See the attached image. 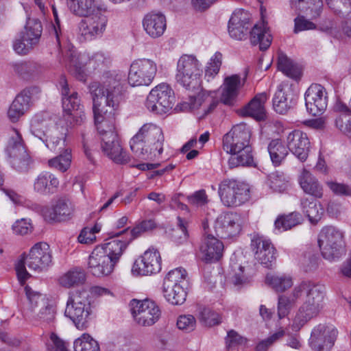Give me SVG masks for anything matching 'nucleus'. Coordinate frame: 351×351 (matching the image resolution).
I'll list each match as a JSON object with an SVG mask.
<instances>
[{
  "label": "nucleus",
  "instance_id": "09e8293b",
  "mask_svg": "<svg viewBox=\"0 0 351 351\" xmlns=\"http://www.w3.org/2000/svg\"><path fill=\"white\" fill-rule=\"evenodd\" d=\"M86 280V274L83 269L75 268L64 274L60 278L62 286L67 288L82 285Z\"/></svg>",
  "mask_w": 351,
  "mask_h": 351
},
{
  "label": "nucleus",
  "instance_id": "7c9ffc66",
  "mask_svg": "<svg viewBox=\"0 0 351 351\" xmlns=\"http://www.w3.org/2000/svg\"><path fill=\"white\" fill-rule=\"evenodd\" d=\"M268 96L265 93L257 94L246 106L241 109L242 116L251 117L256 120H263L266 117L265 104Z\"/></svg>",
  "mask_w": 351,
  "mask_h": 351
},
{
  "label": "nucleus",
  "instance_id": "680f3d73",
  "mask_svg": "<svg viewBox=\"0 0 351 351\" xmlns=\"http://www.w3.org/2000/svg\"><path fill=\"white\" fill-rule=\"evenodd\" d=\"M284 335L285 331L283 330H279L267 339L260 341L256 346L255 351H267L269 347Z\"/></svg>",
  "mask_w": 351,
  "mask_h": 351
},
{
  "label": "nucleus",
  "instance_id": "ea45409f",
  "mask_svg": "<svg viewBox=\"0 0 351 351\" xmlns=\"http://www.w3.org/2000/svg\"><path fill=\"white\" fill-rule=\"evenodd\" d=\"M250 40L253 45H259L261 50L267 49L271 43V36L264 22L254 25L250 32Z\"/></svg>",
  "mask_w": 351,
  "mask_h": 351
},
{
  "label": "nucleus",
  "instance_id": "37998d69",
  "mask_svg": "<svg viewBox=\"0 0 351 351\" xmlns=\"http://www.w3.org/2000/svg\"><path fill=\"white\" fill-rule=\"evenodd\" d=\"M12 67L15 73L25 80L34 77L43 71L40 64L31 61L14 63Z\"/></svg>",
  "mask_w": 351,
  "mask_h": 351
},
{
  "label": "nucleus",
  "instance_id": "de8ad7c7",
  "mask_svg": "<svg viewBox=\"0 0 351 351\" xmlns=\"http://www.w3.org/2000/svg\"><path fill=\"white\" fill-rule=\"evenodd\" d=\"M265 281L276 292H284L293 285L292 278L285 274H267Z\"/></svg>",
  "mask_w": 351,
  "mask_h": 351
},
{
  "label": "nucleus",
  "instance_id": "c03bdc74",
  "mask_svg": "<svg viewBox=\"0 0 351 351\" xmlns=\"http://www.w3.org/2000/svg\"><path fill=\"white\" fill-rule=\"evenodd\" d=\"M66 141L63 149L58 151L60 154L49 160L48 165L50 167L55 168L62 172L66 171L70 167L72 160L71 149L69 147H66Z\"/></svg>",
  "mask_w": 351,
  "mask_h": 351
},
{
  "label": "nucleus",
  "instance_id": "412c9836",
  "mask_svg": "<svg viewBox=\"0 0 351 351\" xmlns=\"http://www.w3.org/2000/svg\"><path fill=\"white\" fill-rule=\"evenodd\" d=\"M338 331L319 324L315 327L310 338V346L314 351H330L336 340Z\"/></svg>",
  "mask_w": 351,
  "mask_h": 351
},
{
  "label": "nucleus",
  "instance_id": "4be33fe9",
  "mask_svg": "<svg viewBox=\"0 0 351 351\" xmlns=\"http://www.w3.org/2000/svg\"><path fill=\"white\" fill-rule=\"evenodd\" d=\"M109 241L98 247H101L108 258L116 265L132 241V237H125L120 232H110Z\"/></svg>",
  "mask_w": 351,
  "mask_h": 351
},
{
  "label": "nucleus",
  "instance_id": "0e129e2a",
  "mask_svg": "<svg viewBox=\"0 0 351 351\" xmlns=\"http://www.w3.org/2000/svg\"><path fill=\"white\" fill-rule=\"evenodd\" d=\"M294 32L298 33L299 32L314 29L316 25L313 22L306 19L304 16H300L294 20Z\"/></svg>",
  "mask_w": 351,
  "mask_h": 351
},
{
  "label": "nucleus",
  "instance_id": "2f4dec72",
  "mask_svg": "<svg viewBox=\"0 0 351 351\" xmlns=\"http://www.w3.org/2000/svg\"><path fill=\"white\" fill-rule=\"evenodd\" d=\"M302 191L315 199H321L324 195V189L318 180L306 169H303L298 178Z\"/></svg>",
  "mask_w": 351,
  "mask_h": 351
},
{
  "label": "nucleus",
  "instance_id": "aec40b11",
  "mask_svg": "<svg viewBox=\"0 0 351 351\" xmlns=\"http://www.w3.org/2000/svg\"><path fill=\"white\" fill-rule=\"evenodd\" d=\"M304 99L307 111L313 116L322 114L327 108V93L320 84H311L305 93Z\"/></svg>",
  "mask_w": 351,
  "mask_h": 351
},
{
  "label": "nucleus",
  "instance_id": "c756f323",
  "mask_svg": "<svg viewBox=\"0 0 351 351\" xmlns=\"http://www.w3.org/2000/svg\"><path fill=\"white\" fill-rule=\"evenodd\" d=\"M223 248L221 241L208 234L200 247L202 259L206 263L217 261L223 255Z\"/></svg>",
  "mask_w": 351,
  "mask_h": 351
},
{
  "label": "nucleus",
  "instance_id": "72a5a7b5",
  "mask_svg": "<svg viewBox=\"0 0 351 351\" xmlns=\"http://www.w3.org/2000/svg\"><path fill=\"white\" fill-rule=\"evenodd\" d=\"M241 77L239 75H232L224 79L221 101L226 105H232L239 95V90L243 86Z\"/></svg>",
  "mask_w": 351,
  "mask_h": 351
},
{
  "label": "nucleus",
  "instance_id": "393cba45",
  "mask_svg": "<svg viewBox=\"0 0 351 351\" xmlns=\"http://www.w3.org/2000/svg\"><path fill=\"white\" fill-rule=\"evenodd\" d=\"M107 23V16L99 12L82 20L80 23L79 29L85 39L91 40L97 36H101L104 34Z\"/></svg>",
  "mask_w": 351,
  "mask_h": 351
},
{
  "label": "nucleus",
  "instance_id": "7ed1b4c3",
  "mask_svg": "<svg viewBox=\"0 0 351 351\" xmlns=\"http://www.w3.org/2000/svg\"><path fill=\"white\" fill-rule=\"evenodd\" d=\"M164 136L161 128L152 123L144 124L130 141L136 157L143 160L158 158L163 151Z\"/></svg>",
  "mask_w": 351,
  "mask_h": 351
},
{
  "label": "nucleus",
  "instance_id": "6e6552de",
  "mask_svg": "<svg viewBox=\"0 0 351 351\" xmlns=\"http://www.w3.org/2000/svg\"><path fill=\"white\" fill-rule=\"evenodd\" d=\"M318 245L322 256L330 261H335L344 253V234L335 226H325L318 235Z\"/></svg>",
  "mask_w": 351,
  "mask_h": 351
},
{
  "label": "nucleus",
  "instance_id": "8fccbe9b",
  "mask_svg": "<svg viewBox=\"0 0 351 351\" xmlns=\"http://www.w3.org/2000/svg\"><path fill=\"white\" fill-rule=\"evenodd\" d=\"M43 27L39 20L36 19H28L25 27V31L22 33L23 40H27V38L33 39L36 38V45L38 43Z\"/></svg>",
  "mask_w": 351,
  "mask_h": 351
},
{
  "label": "nucleus",
  "instance_id": "e433bc0d",
  "mask_svg": "<svg viewBox=\"0 0 351 351\" xmlns=\"http://www.w3.org/2000/svg\"><path fill=\"white\" fill-rule=\"evenodd\" d=\"M59 185V180L48 171L40 173L34 182V190L40 194L53 193Z\"/></svg>",
  "mask_w": 351,
  "mask_h": 351
},
{
  "label": "nucleus",
  "instance_id": "4d7b16f0",
  "mask_svg": "<svg viewBox=\"0 0 351 351\" xmlns=\"http://www.w3.org/2000/svg\"><path fill=\"white\" fill-rule=\"evenodd\" d=\"M274 108L279 114H285L290 108L287 101V95L282 88H279L276 92L273 99Z\"/></svg>",
  "mask_w": 351,
  "mask_h": 351
},
{
  "label": "nucleus",
  "instance_id": "ddd939ff",
  "mask_svg": "<svg viewBox=\"0 0 351 351\" xmlns=\"http://www.w3.org/2000/svg\"><path fill=\"white\" fill-rule=\"evenodd\" d=\"M12 167L19 172H26L30 168L31 158L26 151L20 132L12 128L9 133V140L6 148Z\"/></svg>",
  "mask_w": 351,
  "mask_h": 351
},
{
  "label": "nucleus",
  "instance_id": "f704fd0d",
  "mask_svg": "<svg viewBox=\"0 0 351 351\" xmlns=\"http://www.w3.org/2000/svg\"><path fill=\"white\" fill-rule=\"evenodd\" d=\"M73 213L70 201L66 198L58 199L51 209L45 211V217L51 221H59L69 218Z\"/></svg>",
  "mask_w": 351,
  "mask_h": 351
},
{
  "label": "nucleus",
  "instance_id": "b1692460",
  "mask_svg": "<svg viewBox=\"0 0 351 351\" xmlns=\"http://www.w3.org/2000/svg\"><path fill=\"white\" fill-rule=\"evenodd\" d=\"M88 265L89 271L97 277L110 274L115 267L114 264L104 254L103 249L97 246L89 256Z\"/></svg>",
  "mask_w": 351,
  "mask_h": 351
},
{
  "label": "nucleus",
  "instance_id": "4468645a",
  "mask_svg": "<svg viewBox=\"0 0 351 351\" xmlns=\"http://www.w3.org/2000/svg\"><path fill=\"white\" fill-rule=\"evenodd\" d=\"M174 93L169 85L162 83L155 86L147 97V109L157 114L168 112L173 106Z\"/></svg>",
  "mask_w": 351,
  "mask_h": 351
},
{
  "label": "nucleus",
  "instance_id": "2eb2a0df",
  "mask_svg": "<svg viewBox=\"0 0 351 351\" xmlns=\"http://www.w3.org/2000/svg\"><path fill=\"white\" fill-rule=\"evenodd\" d=\"M157 72L156 62L150 59L142 58L132 62L128 73V83L132 86H149Z\"/></svg>",
  "mask_w": 351,
  "mask_h": 351
},
{
  "label": "nucleus",
  "instance_id": "a211bd4d",
  "mask_svg": "<svg viewBox=\"0 0 351 351\" xmlns=\"http://www.w3.org/2000/svg\"><path fill=\"white\" fill-rule=\"evenodd\" d=\"M251 131L245 123L232 128L223 137V149L226 153L235 152L250 145Z\"/></svg>",
  "mask_w": 351,
  "mask_h": 351
},
{
  "label": "nucleus",
  "instance_id": "79ce46f5",
  "mask_svg": "<svg viewBox=\"0 0 351 351\" xmlns=\"http://www.w3.org/2000/svg\"><path fill=\"white\" fill-rule=\"evenodd\" d=\"M267 149L272 164L280 166L288 155V147L285 146L279 139L272 140L268 145Z\"/></svg>",
  "mask_w": 351,
  "mask_h": 351
},
{
  "label": "nucleus",
  "instance_id": "f3484780",
  "mask_svg": "<svg viewBox=\"0 0 351 351\" xmlns=\"http://www.w3.org/2000/svg\"><path fill=\"white\" fill-rule=\"evenodd\" d=\"M214 229L219 238L226 239L237 237L242 229L241 217L234 212L223 213L215 220Z\"/></svg>",
  "mask_w": 351,
  "mask_h": 351
},
{
  "label": "nucleus",
  "instance_id": "5701e85b",
  "mask_svg": "<svg viewBox=\"0 0 351 351\" xmlns=\"http://www.w3.org/2000/svg\"><path fill=\"white\" fill-rule=\"evenodd\" d=\"M252 246L256 249V260L266 268H271L276 263V250L269 240L262 237H254Z\"/></svg>",
  "mask_w": 351,
  "mask_h": 351
},
{
  "label": "nucleus",
  "instance_id": "a19ab883",
  "mask_svg": "<svg viewBox=\"0 0 351 351\" xmlns=\"http://www.w3.org/2000/svg\"><path fill=\"white\" fill-rule=\"evenodd\" d=\"M70 11L79 16H88L97 8V0H66Z\"/></svg>",
  "mask_w": 351,
  "mask_h": 351
},
{
  "label": "nucleus",
  "instance_id": "bb28decb",
  "mask_svg": "<svg viewBox=\"0 0 351 351\" xmlns=\"http://www.w3.org/2000/svg\"><path fill=\"white\" fill-rule=\"evenodd\" d=\"M251 15L242 9L235 10L231 16L228 24L230 36L237 40L243 39L250 26Z\"/></svg>",
  "mask_w": 351,
  "mask_h": 351
},
{
  "label": "nucleus",
  "instance_id": "052dcab7",
  "mask_svg": "<svg viewBox=\"0 0 351 351\" xmlns=\"http://www.w3.org/2000/svg\"><path fill=\"white\" fill-rule=\"evenodd\" d=\"M35 45H36V38L33 39L27 38V40H23L21 37V39L16 40L14 42L13 48L17 53L25 55Z\"/></svg>",
  "mask_w": 351,
  "mask_h": 351
},
{
  "label": "nucleus",
  "instance_id": "a18cd8bd",
  "mask_svg": "<svg viewBox=\"0 0 351 351\" xmlns=\"http://www.w3.org/2000/svg\"><path fill=\"white\" fill-rule=\"evenodd\" d=\"M278 69L291 78L298 79L300 76V70L298 66L282 52L278 53Z\"/></svg>",
  "mask_w": 351,
  "mask_h": 351
},
{
  "label": "nucleus",
  "instance_id": "49530a36",
  "mask_svg": "<svg viewBox=\"0 0 351 351\" xmlns=\"http://www.w3.org/2000/svg\"><path fill=\"white\" fill-rule=\"evenodd\" d=\"M303 221L302 215L298 212H292L289 215L278 217L275 221V227L279 231L289 230Z\"/></svg>",
  "mask_w": 351,
  "mask_h": 351
},
{
  "label": "nucleus",
  "instance_id": "774afa93",
  "mask_svg": "<svg viewBox=\"0 0 351 351\" xmlns=\"http://www.w3.org/2000/svg\"><path fill=\"white\" fill-rule=\"evenodd\" d=\"M234 272L232 281L234 285H241L247 282V278L243 274V267L241 265L234 264L232 266Z\"/></svg>",
  "mask_w": 351,
  "mask_h": 351
},
{
  "label": "nucleus",
  "instance_id": "423d86ee",
  "mask_svg": "<svg viewBox=\"0 0 351 351\" xmlns=\"http://www.w3.org/2000/svg\"><path fill=\"white\" fill-rule=\"evenodd\" d=\"M51 263V254L49 245L45 242L36 243L30 250L28 256H23L15 265L17 278L23 285L29 278L25 264L30 269L41 271L47 268Z\"/></svg>",
  "mask_w": 351,
  "mask_h": 351
},
{
  "label": "nucleus",
  "instance_id": "f257e3e1",
  "mask_svg": "<svg viewBox=\"0 0 351 351\" xmlns=\"http://www.w3.org/2000/svg\"><path fill=\"white\" fill-rule=\"evenodd\" d=\"M93 97V114L101 138H115V116L124 101L123 87L117 75L108 77L103 84L94 82L89 85Z\"/></svg>",
  "mask_w": 351,
  "mask_h": 351
},
{
  "label": "nucleus",
  "instance_id": "6e6d98bb",
  "mask_svg": "<svg viewBox=\"0 0 351 351\" xmlns=\"http://www.w3.org/2000/svg\"><path fill=\"white\" fill-rule=\"evenodd\" d=\"M297 301L298 300H294L293 290L290 297L286 295L279 296L278 303V315L279 318L282 319L286 317Z\"/></svg>",
  "mask_w": 351,
  "mask_h": 351
},
{
  "label": "nucleus",
  "instance_id": "69168bd1",
  "mask_svg": "<svg viewBox=\"0 0 351 351\" xmlns=\"http://www.w3.org/2000/svg\"><path fill=\"white\" fill-rule=\"evenodd\" d=\"M189 203L195 206H202L207 204L208 197L204 190H199L188 197Z\"/></svg>",
  "mask_w": 351,
  "mask_h": 351
},
{
  "label": "nucleus",
  "instance_id": "603ef678",
  "mask_svg": "<svg viewBox=\"0 0 351 351\" xmlns=\"http://www.w3.org/2000/svg\"><path fill=\"white\" fill-rule=\"evenodd\" d=\"M177 219L178 226L172 230L171 239L176 243L182 244L186 241L189 237L188 222L180 217H178Z\"/></svg>",
  "mask_w": 351,
  "mask_h": 351
},
{
  "label": "nucleus",
  "instance_id": "13d9d810",
  "mask_svg": "<svg viewBox=\"0 0 351 351\" xmlns=\"http://www.w3.org/2000/svg\"><path fill=\"white\" fill-rule=\"evenodd\" d=\"M199 319L207 326H213L221 323L220 315L208 308H204L199 313Z\"/></svg>",
  "mask_w": 351,
  "mask_h": 351
},
{
  "label": "nucleus",
  "instance_id": "6ab92c4d",
  "mask_svg": "<svg viewBox=\"0 0 351 351\" xmlns=\"http://www.w3.org/2000/svg\"><path fill=\"white\" fill-rule=\"evenodd\" d=\"M161 270V256L159 252L150 247L135 261L132 267L134 276H150Z\"/></svg>",
  "mask_w": 351,
  "mask_h": 351
},
{
  "label": "nucleus",
  "instance_id": "a878e982",
  "mask_svg": "<svg viewBox=\"0 0 351 351\" xmlns=\"http://www.w3.org/2000/svg\"><path fill=\"white\" fill-rule=\"evenodd\" d=\"M287 145L290 150L301 162H304L310 151V141L306 133L294 130L287 136Z\"/></svg>",
  "mask_w": 351,
  "mask_h": 351
},
{
  "label": "nucleus",
  "instance_id": "1a4fd4ad",
  "mask_svg": "<svg viewBox=\"0 0 351 351\" xmlns=\"http://www.w3.org/2000/svg\"><path fill=\"white\" fill-rule=\"evenodd\" d=\"M62 96V108L64 118L68 126L80 125L86 119L83 110V106L80 104L78 94L70 90L67 80L64 76H62L59 80Z\"/></svg>",
  "mask_w": 351,
  "mask_h": 351
},
{
  "label": "nucleus",
  "instance_id": "4c0bfd02",
  "mask_svg": "<svg viewBox=\"0 0 351 351\" xmlns=\"http://www.w3.org/2000/svg\"><path fill=\"white\" fill-rule=\"evenodd\" d=\"M229 154L231 156L228 159V166L231 169L239 166L250 167L255 165L252 148L250 145L241 148V150Z\"/></svg>",
  "mask_w": 351,
  "mask_h": 351
},
{
  "label": "nucleus",
  "instance_id": "39448f33",
  "mask_svg": "<svg viewBox=\"0 0 351 351\" xmlns=\"http://www.w3.org/2000/svg\"><path fill=\"white\" fill-rule=\"evenodd\" d=\"M64 62L71 75L80 81L86 80L85 66L92 65L94 69H102L110 63L108 53L98 51L90 56L86 54H78L73 47H69L64 57Z\"/></svg>",
  "mask_w": 351,
  "mask_h": 351
},
{
  "label": "nucleus",
  "instance_id": "338daca9",
  "mask_svg": "<svg viewBox=\"0 0 351 351\" xmlns=\"http://www.w3.org/2000/svg\"><path fill=\"white\" fill-rule=\"evenodd\" d=\"M14 232L19 234H26L32 230V226L29 220L21 219L17 220L12 226Z\"/></svg>",
  "mask_w": 351,
  "mask_h": 351
},
{
  "label": "nucleus",
  "instance_id": "f03ea898",
  "mask_svg": "<svg viewBox=\"0 0 351 351\" xmlns=\"http://www.w3.org/2000/svg\"><path fill=\"white\" fill-rule=\"evenodd\" d=\"M325 288L311 282H302L293 288L294 300H302L293 319L292 328L300 330L308 322L317 317L324 308Z\"/></svg>",
  "mask_w": 351,
  "mask_h": 351
},
{
  "label": "nucleus",
  "instance_id": "0eeeda50",
  "mask_svg": "<svg viewBox=\"0 0 351 351\" xmlns=\"http://www.w3.org/2000/svg\"><path fill=\"white\" fill-rule=\"evenodd\" d=\"M91 312L90 301L87 291L83 289L70 292L65 315L73 321L77 329L87 328Z\"/></svg>",
  "mask_w": 351,
  "mask_h": 351
},
{
  "label": "nucleus",
  "instance_id": "3c124183",
  "mask_svg": "<svg viewBox=\"0 0 351 351\" xmlns=\"http://www.w3.org/2000/svg\"><path fill=\"white\" fill-rule=\"evenodd\" d=\"M75 351H99V346L89 334L84 333L73 343Z\"/></svg>",
  "mask_w": 351,
  "mask_h": 351
},
{
  "label": "nucleus",
  "instance_id": "9b49d317",
  "mask_svg": "<svg viewBox=\"0 0 351 351\" xmlns=\"http://www.w3.org/2000/svg\"><path fill=\"white\" fill-rule=\"evenodd\" d=\"M202 65L195 56L183 55L177 63L176 79L178 83L186 89H193L199 84L202 73Z\"/></svg>",
  "mask_w": 351,
  "mask_h": 351
},
{
  "label": "nucleus",
  "instance_id": "58836bf2",
  "mask_svg": "<svg viewBox=\"0 0 351 351\" xmlns=\"http://www.w3.org/2000/svg\"><path fill=\"white\" fill-rule=\"evenodd\" d=\"M335 112L339 115L335 119L336 127L343 134L350 133L351 128V108L341 101H337L334 106Z\"/></svg>",
  "mask_w": 351,
  "mask_h": 351
},
{
  "label": "nucleus",
  "instance_id": "5fc2aeb1",
  "mask_svg": "<svg viewBox=\"0 0 351 351\" xmlns=\"http://www.w3.org/2000/svg\"><path fill=\"white\" fill-rule=\"evenodd\" d=\"M209 93L206 90H202L199 93L197 96L191 97L190 108L192 109L197 108L202 104V102L205 100H208L210 102L209 107L206 112H211L217 106L218 101L213 100V97L209 96Z\"/></svg>",
  "mask_w": 351,
  "mask_h": 351
},
{
  "label": "nucleus",
  "instance_id": "c85d7f7f",
  "mask_svg": "<svg viewBox=\"0 0 351 351\" xmlns=\"http://www.w3.org/2000/svg\"><path fill=\"white\" fill-rule=\"evenodd\" d=\"M143 26L145 32L150 37L153 38H159L163 35L166 29V18L161 13H148L143 18Z\"/></svg>",
  "mask_w": 351,
  "mask_h": 351
},
{
  "label": "nucleus",
  "instance_id": "cd10ccee",
  "mask_svg": "<svg viewBox=\"0 0 351 351\" xmlns=\"http://www.w3.org/2000/svg\"><path fill=\"white\" fill-rule=\"evenodd\" d=\"M101 149L105 155L117 164H127L130 160V156L123 151L121 146L117 135L115 136V138H102Z\"/></svg>",
  "mask_w": 351,
  "mask_h": 351
},
{
  "label": "nucleus",
  "instance_id": "f8f14e48",
  "mask_svg": "<svg viewBox=\"0 0 351 351\" xmlns=\"http://www.w3.org/2000/svg\"><path fill=\"white\" fill-rule=\"evenodd\" d=\"M218 193L222 203L228 207L239 206L250 199L249 186L234 179L223 180Z\"/></svg>",
  "mask_w": 351,
  "mask_h": 351
},
{
  "label": "nucleus",
  "instance_id": "9d476101",
  "mask_svg": "<svg viewBox=\"0 0 351 351\" xmlns=\"http://www.w3.org/2000/svg\"><path fill=\"white\" fill-rule=\"evenodd\" d=\"M187 276L182 267L171 270L164 279L163 293L165 299L173 305L182 304L186 300V291L184 288Z\"/></svg>",
  "mask_w": 351,
  "mask_h": 351
},
{
  "label": "nucleus",
  "instance_id": "c9c22d12",
  "mask_svg": "<svg viewBox=\"0 0 351 351\" xmlns=\"http://www.w3.org/2000/svg\"><path fill=\"white\" fill-rule=\"evenodd\" d=\"M300 208L312 224H317L324 213V208L322 204L315 199L309 197L301 198Z\"/></svg>",
  "mask_w": 351,
  "mask_h": 351
},
{
  "label": "nucleus",
  "instance_id": "dca6fc26",
  "mask_svg": "<svg viewBox=\"0 0 351 351\" xmlns=\"http://www.w3.org/2000/svg\"><path fill=\"white\" fill-rule=\"evenodd\" d=\"M130 305L133 318L142 326H152L160 317L161 311L158 306L152 300L133 299Z\"/></svg>",
  "mask_w": 351,
  "mask_h": 351
},
{
  "label": "nucleus",
  "instance_id": "e2e57ef3",
  "mask_svg": "<svg viewBox=\"0 0 351 351\" xmlns=\"http://www.w3.org/2000/svg\"><path fill=\"white\" fill-rule=\"evenodd\" d=\"M246 341L247 339L239 335L236 331L230 330L228 332L226 337V347L229 350L237 346L243 345Z\"/></svg>",
  "mask_w": 351,
  "mask_h": 351
},
{
  "label": "nucleus",
  "instance_id": "bf43d9fd",
  "mask_svg": "<svg viewBox=\"0 0 351 351\" xmlns=\"http://www.w3.org/2000/svg\"><path fill=\"white\" fill-rule=\"evenodd\" d=\"M176 324L179 330L190 332L196 327V319L192 315H182L178 317Z\"/></svg>",
  "mask_w": 351,
  "mask_h": 351
},
{
  "label": "nucleus",
  "instance_id": "473e14b6",
  "mask_svg": "<svg viewBox=\"0 0 351 351\" xmlns=\"http://www.w3.org/2000/svg\"><path fill=\"white\" fill-rule=\"evenodd\" d=\"M31 103V95L29 90H23L19 93L10 105L8 117L12 122H16L29 110Z\"/></svg>",
  "mask_w": 351,
  "mask_h": 351
},
{
  "label": "nucleus",
  "instance_id": "20e7f679",
  "mask_svg": "<svg viewBox=\"0 0 351 351\" xmlns=\"http://www.w3.org/2000/svg\"><path fill=\"white\" fill-rule=\"evenodd\" d=\"M30 130L50 150L59 151L65 145L68 128L60 124L53 125V121L46 113L37 114L32 117Z\"/></svg>",
  "mask_w": 351,
  "mask_h": 351
},
{
  "label": "nucleus",
  "instance_id": "864d4df0",
  "mask_svg": "<svg viewBox=\"0 0 351 351\" xmlns=\"http://www.w3.org/2000/svg\"><path fill=\"white\" fill-rule=\"evenodd\" d=\"M222 54L217 51L209 60L205 70V77L209 81L216 76L222 64Z\"/></svg>",
  "mask_w": 351,
  "mask_h": 351
}]
</instances>
